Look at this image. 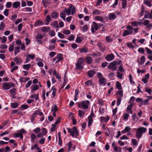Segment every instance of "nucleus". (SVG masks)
Wrapping results in <instances>:
<instances>
[{
  "label": "nucleus",
  "instance_id": "nucleus-1",
  "mask_svg": "<svg viewBox=\"0 0 152 152\" xmlns=\"http://www.w3.org/2000/svg\"><path fill=\"white\" fill-rule=\"evenodd\" d=\"M76 9L74 6L70 4L69 7L67 9L65 8L64 10H63L60 14V17L62 18L64 20H65L66 14L67 15H70L71 12L72 15H74L75 13Z\"/></svg>",
  "mask_w": 152,
  "mask_h": 152
},
{
  "label": "nucleus",
  "instance_id": "nucleus-2",
  "mask_svg": "<svg viewBox=\"0 0 152 152\" xmlns=\"http://www.w3.org/2000/svg\"><path fill=\"white\" fill-rule=\"evenodd\" d=\"M84 59L80 58L77 61L76 64V68L77 69L82 70L83 69V65L84 63Z\"/></svg>",
  "mask_w": 152,
  "mask_h": 152
},
{
  "label": "nucleus",
  "instance_id": "nucleus-3",
  "mask_svg": "<svg viewBox=\"0 0 152 152\" xmlns=\"http://www.w3.org/2000/svg\"><path fill=\"white\" fill-rule=\"evenodd\" d=\"M89 103V101L88 100L82 101L81 103L78 104V107L81 108L86 110L88 107V105Z\"/></svg>",
  "mask_w": 152,
  "mask_h": 152
},
{
  "label": "nucleus",
  "instance_id": "nucleus-4",
  "mask_svg": "<svg viewBox=\"0 0 152 152\" xmlns=\"http://www.w3.org/2000/svg\"><path fill=\"white\" fill-rule=\"evenodd\" d=\"M67 129L68 131V132L70 133V135L73 137L74 136L75 133L76 134V136L78 134V132L77 130V128L75 126H74L72 129L68 128Z\"/></svg>",
  "mask_w": 152,
  "mask_h": 152
},
{
  "label": "nucleus",
  "instance_id": "nucleus-5",
  "mask_svg": "<svg viewBox=\"0 0 152 152\" xmlns=\"http://www.w3.org/2000/svg\"><path fill=\"white\" fill-rule=\"evenodd\" d=\"M117 64V61H114L110 63L107 66V68L113 71H115L117 69L116 65Z\"/></svg>",
  "mask_w": 152,
  "mask_h": 152
},
{
  "label": "nucleus",
  "instance_id": "nucleus-6",
  "mask_svg": "<svg viewBox=\"0 0 152 152\" xmlns=\"http://www.w3.org/2000/svg\"><path fill=\"white\" fill-rule=\"evenodd\" d=\"M44 37V36L40 34H38L36 37L37 41L39 42V44H41L42 43V41L41 39Z\"/></svg>",
  "mask_w": 152,
  "mask_h": 152
},
{
  "label": "nucleus",
  "instance_id": "nucleus-7",
  "mask_svg": "<svg viewBox=\"0 0 152 152\" xmlns=\"http://www.w3.org/2000/svg\"><path fill=\"white\" fill-rule=\"evenodd\" d=\"M93 26H92L91 28V31L92 32L94 33L95 32V29L96 30H97L99 28V26L97 23L95 22H93Z\"/></svg>",
  "mask_w": 152,
  "mask_h": 152
},
{
  "label": "nucleus",
  "instance_id": "nucleus-8",
  "mask_svg": "<svg viewBox=\"0 0 152 152\" xmlns=\"http://www.w3.org/2000/svg\"><path fill=\"white\" fill-rule=\"evenodd\" d=\"M105 58L107 61H110L114 59V55L113 54L108 55L106 56Z\"/></svg>",
  "mask_w": 152,
  "mask_h": 152
},
{
  "label": "nucleus",
  "instance_id": "nucleus-9",
  "mask_svg": "<svg viewBox=\"0 0 152 152\" xmlns=\"http://www.w3.org/2000/svg\"><path fill=\"white\" fill-rule=\"evenodd\" d=\"M58 59L56 62L57 63L59 61H62L63 59V55L62 54L59 53L56 56Z\"/></svg>",
  "mask_w": 152,
  "mask_h": 152
},
{
  "label": "nucleus",
  "instance_id": "nucleus-10",
  "mask_svg": "<svg viewBox=\"0 0 152 152\" xmlns=\"http://www.w3.org/2000/svg\"><path fill=\"white\" fill-rule=\"evenodd\" d=\"M144 17L145 18H152V15L151 13H150L148 11H146L145 12Z\"/></svg>",
  "mask_w": 152,
  "mask_h": 152
},
{
  "label": "nucleus",
  "instance_id": "nucleus-11",
  "mask_svg": "<svg viewBox=\"0 0 152 152\" xmlns=\"http://www.w3.org/2000/svg\"><path fill=\"white\" fill-rule=\"evenodd\" d=\"M117 17V16L116 14H114V13H112L110 14L108 18L110 20H114Z\"/></svg>",
  "mask_w": 152,
  "mask_h": 152
},
{
  "label": "nucleus",
  "instance_id": "nucleus-12",
  "mask_svg": "<svg viewBox=\"0 0 152 152\" xmlns=\"http://www.w3.org/2000/svg\"><path fill=\"white\" fill-rule=\"evenodd\" d=\"M105 80V79L104 77H102L101 78L99 79V84L101 85H105L106 84V82Z\"/></svg>",
  "mask_w": 152,
  "mask_h": 152
},
{
  "label": "nucleus",
  "instance_id": "nucleus-13",
  "mask_svg": "<svg viewBox=\"0 0 152 152\" xmlns=\"http://www.w3.org/2000/svg\"><path fill=\"white\" fill-rule=\"evenodd\" d=\"M133 32V31H127L125 30L123 32L122 36H126V35L131 34H132Z\"/></svg>",
  "mask_w": 152,
  "mask_h": 152
},
{
  "label": "nucleus",
  "instance_id": "nucleus-14",
  "mask_svg": "<svg viewBox=\"0 0 152 152\" xmlns=\"http://www.w3.org/2000/svg\"><path fill=\"white\" fill-rule=\"evenodd\" d=\"M3 88L4 90H7L11 88L10 85L8 83H5L3 85Z\"/></svg>",
  "mask_w": 152,
  "mask_h": 152
},
{
  "label": "nucleus",
  "instance_id": "nucleus-15",
  "mask_svg": "<svg viewBox=\"0 0 152 152\" xmlns=\"http://www.w3.org/2000/svg\"><path fill=\"white\" fill-rule=\"evenodd\" d=\"M50 28L49 27H43L42 28L41 30L44 32H47L50 30Z\"/></svg>",
  "mask_w": 152,
  "mask_h": 152
},
{
  "label": "nucleus",
  "instance_id": "nucleus-16",
  "mask_svg": "<svg viewBox=\"0 0 152 152\" xmlns=\"http://www.w3.org/2000/svg\"><path fill=\"white\" fill-rule=\"evenodd\" d=\"M95 73V72L94 70H90L88 72V75L90 77H92Z\"/></svg>",
  "mask_w": 152,
  "mask_h": 152
},
{
  "label": "nucleus",
  "instance_id": "nucleus-17",
  "mask_svg": "<svg viewBox=\"0 0 152 152\" xmlns=\"http://www.w3.org/2000/svg\"><path fill=\"white\" fill-rule=\"evenodd\" d=\"M58 14L57 13V12L56 11H55L52 13L51 17L53 18L56 19L58 17Z\"/></svg>",
  "mask_w": 152,
  "mask_h": 152
},
{
  "label": "nucleus",
  "instance_id": "nucleus-18",
  "mask_svg": "<svg viewBox=\"0 0 152 152\" xmlns=\"http://www.w3.org/2000/svg\"><path fill=\"white\" fill-rule=\"evenodd\" d=\"M83 39H84L83 37L78 36L75 40V41L77 43H80Z\"/></svg>",
  "mask_w": 152,
  "mask_h": 152
},
{
  "label": "nucleus",
  "instance_id": "nucleus-19",
  "mask_svg": "<svg viewBox=\"0 0 152 152\" xmlns=\"http://www.w3.org/2000/svg\"><path fill=\"white\" fill-rule=\"evenodd\" d=\"M142 136V134L139 131L138 129H137L136 132V136L137 138H140Z\"/></svg>",
  "mask_w": 152,
  "mask_h": 152
},
{
  "label": "nucleus",
  "instance_id": "nucleus-20",
  "mask_svg": "<svg viewBox=\"0 0 152 152\" xmlns=\"http://www.w3.org/2000/svg\"><path fill=\"white\" fill-rule=\"evenodd\" d=\"M80 52L81 53H87L88 52V49L87 48H83L79 49Z\"/></svg>",
  "mask_w": 152,
  "mask_h": 152
},
{
  "label": "nucleus",
  "instance_id": "nucleus-21",
  "mask_svg": "<svg viewBox=\"0 0 152 152\" xmlns=\"http://www.w3.org/2000/svg\"><path fill=\"white\" fill-rule=\"evenodd\" d=\"M145 57L144 56H142L140 59V62H139V60H138V63L140 65H142L144 63L145 61Z\"/></svg>",
  "mask_w": 152,
  "mask_h": 152
},
{
  "label": "nucleus",
  "instance_id": "nucleus-22",
  "mask_svg": "<svg viewBox=\"0 0 152 152\" xmlns=\"http://www.w3.org/2000/svg\"><path fill=\"white\" fill-rule=\"evenodd\" d=\"M20 5V3L18 1L14 2L13 4V7L15 8H17Z\"/></svg>",
  "mask_w": 152,
  "mask_h": 152
},
{
  "label": "nucleus",
  "instance_id": "nucleus-23",
  "mask_svg": "<svg viewBox=\"0 0 152 152\" xmlns=\"http://www.w3.org/2000/svg\"><path fill=\"white\" fill-rule=\"evenodd\" d=\"M138 129L142 134L145 133L147 130L146 128L143 127L139 128Z\"/></svg>",
  "mask_w": 152,
  "mask_h": 152
},
{
  "label": "nucleus",
  "instance_id": "nucleus-24",
  "mask_svg": "<svg viewBox=\"0 0 152 152\" xmlns=\"http://www.w3.org/2000/svg\"><path fill=\"white\" fill-rule=\"evenodd\" d=\"M14 61L15 62H16L17 64L21 63H22V61L21 59L20 58L16 57L14 59Z\"/></svg>",
  "mask_w": 152,
  "mask_h": 152
},
{
  "label": "nucleus",
  "instance_id": "nucleus-25",
  "mask_svg": "<svg viewBox=\"0 0 152 152\" xmlns=\"http://www.w3.org/2000/svg\"><path fill=\"white\" fill-rule=\"evenodd\" d=\"M95 18L96 19L99 20L102 22H103L104 20L103 18L100 16H96Z\"/></svg>",
  "mask_w": 152,
  "mask_h": 152
},
{
  "label": "nucleus",
  "instance_id": "nucleus-26",
  "mask_svg": "<svg viewBox=\"0 0 152 152\" xmlns=\"http://www.w3.org/2000/svg\"><path fill=\"white\" fill-rule=\"evenodd\" d=\"M31 66V65L30 64H24L23 66V68L26 70H28L30 69Z\"/></svg>",
  "mask_w": 152,
  "mask_h": 152
},
{
  "label": "nucleus",
  "instance_id": "nucleus-27",
  "mask_svg": "<svg viewBox=\"0 0 152 152\" xmlns=\"http://www.w3.org/2000/svg\"><path fill=\"white\" fill-rule=\"evenodd\" d=\"M86 62L88 64H91L92 62V59L91 57H88L86 58Z\"/></svg>",
  "mask_w": 152,
  "mask_h": 152
},
{
  "label": "nucleus",
  "instance_id": "nucleus-28",
  "mask_svg": "<svg viewBox=\"0 0 152 152\" xmlns=\"http://www.w3.org/2000/svg\"><path fill=\"white\" fill-rule=\"evenodd\" d=\"M20 49V47L19 46H17L15 48L14 53L15 55H16L20 52L19 50Z\"/></svg>",
  "mask_w": 152,
  "mask_h": 152
},
{
  "label": "nucleus",
  "instance_id": "nucleus-29",
  "mask_svg": "<svg viewBox=\"0 0 152 152\" xmlns=\"http://www.w3.org/2000/svg\"><path fill=\"white\" fill-rule=\"evenodd\" d=\"M116 86L117 88L118 89V90H120L122 89L121 84L118 81H117L116 82Z\"/></svg>",
  "mask_w": 152,
  "mask_h": 152
},
{
  "label": "nucleus",
  "instance_id": "nucleus-30",
  "mask_svg": "<svg viewBox=\"0 0 152 152\" xmlns=\"http://www.w3.org/2000/svg\"><path fill=\"white\" fill-rule=\"evenodd\" d=\"M31 98H34L36 100H38L39 99L38 94H33L31 96Z\"/></svg>",
  "mask_w": 152,
  "mask_h": 152
},
{
  "label": "nucleus",
  "instance_id": "nucleus-31",
  "mask_svg": "<svg viewBox=\"0 0 152 152\" xmlns=\"http://www.w3.org/2000/svg\"><path fill=\"white\" fill-rule=\"evenodd\" d=\"M51 90L53 91L52 95L53 97H54L55 96V94L56 91V88L54 87H53L52 88Z\"/></svg>",
  "mask_w": 152,
  "mask_h": 152
},
{
  "label": "nucleus",
  "instance_id": "nucleus-32",
  "mask_svg": "<svg viewBox=\"0 0 152 152\" xmlns=\"http://www.w3.org/2000/svg\"><path fill=\"white\" fill-rule=\"evenodd\" d=\"M58 107L55 104L54 106L52 107L51 110L52 111L56 112L58 110Z\"/></svg>",
  "mask_w": 152,
  "mask_h": 152
},
{
  "label": "nucleus",
  "instance_id": "nucleus-33",
  "mask_svg": "<svg viewBox=\"0 0 152 152\" xmlns=\"http://www.w3.org/2000/svg\"><path fill=\"white\" fill-rule=\"evenodd\" d=\"M101 118L102 119V120L104 121L105 123L107 122L110 119V117L107 116L106 118H105L104 117H101Z\"/></svg>",
  "mask_w": 152,
  "mask_h": 152
},
{
  "label": "nucleus",
  "instance_id": "nucleus-34",
  "mask_svg": "<svg viewBox=\"0 0 152 152\" xmlns=\"http://www.w3.org/2000/svg\"><path fill=\"white\" fill-rule=\"evenodd\" d=\"M46 21L48 22V23H45V24L48 25V24H49V22H50V21L51 20V19L50 17V16L49 15H47V16L46 18Z\"/></svg>",
  "mask_w": 152,
  "mask_h": 152
},
{
  "label": "nucleus",
  "instance_id": "nucleus-35",
  "mask_svg": "<svg viewBox=\"0 0 152 152\" xmlns=\"http://www.w3.org/2000/svg\"><path fill=\"white\" fill-rule=\"evenodd\" d=\"M122 4L123 5L122 8H124L126 6V0H122Z\"/></svg>",
  "mask_w": 152,
  "mask_h": 152
},
{
  "label": "nucleus",
  "instance_id": "nucleus-36",
  "mask_svg": "<svg viewBox=\"0 0 152 152\" xmlns=\"http://www.w3.org/2000/svg\"><path fill=\"white\" fill-rule=\"evenodd\" d=\"M150 99H146L144 100V101H142V102L141 105H145L147 104L148 102L149 101Z\"/></svg>",
  "mask_w": 152,
  "mask_h": 152
},
{
  "label": "nucleus",
  "instance_id": "nucleus-37",
  "mask_svg": "<svg viewBox=\"0 0 152 152\" xmlns=\"http://www.w3.org/2000/svg\"><path fill=\"white\" fill-rule=\"evenodd\" d=\"M101 12L100 11H99L97 10H95L93 12V13L94 14L99 15V14Z\"/></svg>",
  "mask_w": 152,
  "mask_h": 152
},
{
  "label": "nucleus",
  "instance_id": "nucleus-38",
  "mask_svg": "<svg viewBox=\"0 0 152 152\" xmlns=\"http://www.w3.org/2000/svg\"><path fill=\"white\" fill-rule=\"evenodd\" d=\"M15 88H13L12 89H11L10 91V93L12 95H15Z\"/></svg>",
  "mask_w": 152,
  "mask_h": 152
},
{
  "label": "nucleus",
  "instance_id": "nucleus-39",
  "mask_svg": "<svg viewBox=\"0 0 152 152\" xmlns=\"http://www.w3.org/2000/svg\"><path fill=\"white\" fill-rule=\"evenodd\" d=\"M5 26V24L4 23L2 22L0 26V30L2 31L4 29Z\"/></svg>",
  "mask_w": 152,
  "mask_h": 152
},
{
  "label": "nucleus",
  "instance_id": "nucleus-40",
  "mask_svg": "<svg viewBox=\"0 0 152 152\" xmlns=\"http://www.w3.org/2000/svg\"><path fill=\"white\" fill-rule=\"evenodd\" d=\"M85 85L87 86H91L92 83V81L91 80H88V81L85 83Z\"/></svg>",
  "mask_w": 152,
  "mask_h": 152
},
{
  "label": "nucleus",
  "instance_id": "nucleus-41",
  "mask_svg": "<svg viewBox=\"0 0 152 152\" xmlns=\"http://www.w3.org/2000/svg\"><path fill=\"white\" fill-rule=\"evenodd\" d=\"M113 39L110 38V36H107L106 37V40L107 42H111L113 41Z\"/></svg>",
  "mask_w": 152,
  "mask_h": 152
},
{
  "label": "nucleus",
  "instance_id": "nucleus-42",
  "mask_svg": "<svg viewBox=\"0 0 152 152\" xmlns=\"http://www.w3.org/2000/svg\"><path fill=\"white\" fill-rule=\"evenodd\" d=\"M39 88V86L37 85H34V86L32 88V90L33 92L32 93L34 92V91L37 90Z\"/></svg>",
  "mask_w": 152,
  "mask_h": 152
},
{
  "label": "nucleus",
  "instance_id": "nucleus-43",
  "mask_svg": "<svg viewBox=\"0 0 152 152\" xmlns=\"http://www.w3.org/2000/svg\"><path fill=\"white\" fill-rule=\"evenodd\" d=\"M18 104L17 103H13L11 104V107L12 108H15L18 107Z\"/></svg>",
  "mask_w": 152,
  "mask_h": 152
},
{
  "label": "nucleus",
  "instance_id": "nucleus-44",
  "mask_svg": "<svg viewBox=\"0 0 152 152\" xmlns=\"http://www.w3.org/2000/svg\"><path fill=\"white\" fill-rule=\"evenodd\" d=\"M42 134H43V135H45L47 133V129L44 128H42Z\"/></svg>",
  "mask_w": 152,
  "mask_h": 152
},
{
  "label": "nucleus",
  "instance_id": "nucleus-45",
  "mask_svg": "<svg viewBox=\"0 0 152 152\" xmlns=\"http://www.w3.org/2000/svg\"><path fill=\"white\" fill-rule=\"evenodd\" d=\"M144 4L147 5L149 7H151V2L149 1H145Z\"/></svg>",
  "mask_w": 152,
  "mask_h": 152
},
{
  "label": "nucleus",
  "instance_id": "nucleus-46",
  "mask_svg": "<svg viewBox=\"0 0 152 152\" xmlns=\"http://www.w3.org/2000/svg\"><path fill=\"white\" fill-rule=\"evenodd\" d=\"M68 148H69L68 151H70L71 149V148L72 145V144L71 142H70L68 143Z\"/></svg>",
  "mask_w": 152,
  "mask_h": 152
},
{
  "label": "nucleus",
  "instance_id": "nucleus-47",
  "mask_svg": "<svg viewBox=\"0 0 152 152\" xmlns=\"http://www.w3.org/2000/svg\"><path fill=\"white\" fill-rule=\"evenodd\" d=\"M132 143L133 145H136L137 144V140L135 139H133L132 140Z\"/></svg>",
  "mask_w": 152,
  "mask_h": 152
},
{
  "label": "nucleus",
  "instance_id": "nucleus-48",
  "mask_svg": "<svg viewBox=\"0 0 152 152\" xmlns=\"http://www.w3.org/2000/svg\"><path fill=\"white\" fill-rule=\"evenodd\" d=\"M138 52H141L142 53H144L145 52V50L144 48H139L138 50Z\"/></svg>",
  "mask_w": 152,
  "mask_h": 152
},
{
  "label": "nucleus",
  "instance_id": "nucleus-49",
  "mask_svg": "<svg viewBox=\"0 0 152 152\" xmlns=\"http://www.w3.org/2000/svg\"><path fill=\"white\" fill-rule=\"evenodd\" d=\"M129 115L128 113H125L124 116V120H127Z\"/></svg>",
  "mask_w": 152,
  "mask_h": 152
},
{
  "label": "nucleus",
  "instance_id": "nucleus-50",
  "mask_svg": "<svg viewBox=\"0 0 152 152\" xmlns=\"http://www.w3.org/2000/svg\"><path fill=\"white\" fill-rule=\"evenodd\" d=\"M32 82L31 80L29 81L28 83L25 85V87L26 88L29 87L31 85Z\"/></svg>",
  "mask_w": 152,
  "mask_h": 152
},
{
  "label": "nucleus",
  "instance_id": "nucleus-51",
  "mask_svg": "<svg viewBox=\"0 0 152 152\" xmlns=\"http://www.w3.org/2000/svg\"><path fill=\"white\" fill-rule=\"evenodd\" d=\"M12 5V3L11 2H7L6 4V6L8 8H10Z\"/></svg>",
  "mask_w": 152,
  "mask_h": 152
},
{
  "label": "nucleus",
  "instance_id": "nucleus-52",
  "mask_svg": "<svg viewBox=\"0 0 152 152\" xmlns=\"http://www.w3.org/2000/svg\"><path fill=\"white\" fill-rule=\"evenodd\" d=\"M63 33L66 35L69 34L70 33V31L69 30H64Z\"/></svg>",
  "mask_w": 152,
  "mask_h": 152
},
{
  "label": "nucleus",
  "instance_id": "nucleus-53",
  "mask_svg": "<svg viewBox=\"0 0 152 152\" xmlns=\"http://www.w3.org/2000/svg\"><path fill=\"white\" fill-rule=\"evenodd\" d=\"M21 110L23 109H26L28 108V105L27 104H23L21 106Z\"/></svg>",
  "mask_w": 152,
  "mask_h": 152
},
{
  "label": "nucleus",
  "instance_id": "nucleus-54",
  "mask_svg": "<svg viewBox=\"0 0 152 152\" xmlns=\"http://www.w3.org/2000/svg\"><path fill=\"white\" fill-rule=\"evenodd\" d=\"M88 30V27L87 25H85L83 27V31L85 32L87 31Z\"/></svg>",
  "mask_w": 152,
  "mask_h": 152
},
{
  "label": "nucleus",
  "instance_id": "nucleus-55",
  "mask_svg": "<svg viewBox=\"0 0 152 152\" xmlns=\"http://www.w3.org/2000/svg\"><path fill=\"white\" fill-rule=\"evenodd\" d=\"M117 94L121 96V97H123V91H118L117 92Z\"/></svg>",
  "mask_w": 152,
  "mask_h": 152
},
{
  "label": "nucleus",
  "instance_id": "nucleus-56",
  "mask_svg": "<svg viewBox=\"0 0 152 152\" xmlns=\"http://www.w3.org/2000/svg\"><path fill=\"white\" fill-rule=\"evenodd\" d=\"M145 50L147 52V53L148 54H151L152 53V52L151 50H150L148 48L146 47L145 48Z\"/></svg>",
  "mask_w": 152,
  "mask_h": 152
},
{
  "label": "nucleus",
  "instance_id": "nucleus-57",
  "mask_svg": "<svg viewBox=\"0 0 152 152\" xmlns=\"http://www.w3.org/2000/svg\"><path fill=\"white\" fill-rule=\"evenodd\" d=\"M37 114V113H34L31 116V121L32 122H33L34 120V119L36 117V115Z\"/></svg>",
  "mask_w": 152,
  "mask_h": 152
},
{
  "label": "nucleus",
  "instance_id": "nucleus-58",
  "mask_svg": "<svg viewBox=\"0 0 152 152\" xmlns=\"http://www.w3.org/2000/svg\"><path fill=\"white\" fill-rule=\"evenodd\" d=\"M14 47L13 45H11L9 47V50L10 51L12 52L13 51Z\"/></svg>",
  "mask_w": 152,
  "mask_h": 152
},
{
  "label": "nucleus",
  "instance_id": "nucleus-59",
  "mask_svg": "<svg viewBox=\"0 0 152 152\" xmlns=\"http://www.w3.org/2000/svg\"><path fill=\"white\" fill-rule=\"evenodd\" d=\"M26 78L21 77L20 79V81L21 82H25L26 81Z\"/></svg>",
  "mask_w": 152,
  "mask_h": 152
},
{
  "label": "nucleus",
  "instance_id": "nucleus-60",
  "mask_svg": "<svg viewBox=\"0 0 152 152\" xmlns=\"http://www.w3.org/2000/svg\"><path fill=\"white\" fill-rule=\"evenodd\" d=\"M49 34L51 36H54L55 35V33L54 31H51L49 32Z\"/></svg>",
  "mask_w": 152,
  "mask_h": 152
},
{
  "label": "nucleus",
  "instance_id": "nucleus-61",
  "mask_svg": "<svg viewBox=\"0 0 152 152\" xmlns=\"http://www.w3.org/2000/svg\"><path fill=\"white\" fill-rule=\"evenodd\" d=\"M145 91L148 93L149 94H150L151 93L152 90L151 89H148L146 87L145 88Z\"/></svg>",
  "mask_w": 152,
  "mask_h": 152
},
{
  "label": "nucleus",
  "instance_id": "nucleus-62",
  "mask_svg": "<svg viewBox=\"0 0 152 152\" xmlns=\"http://www.w3.org/2000/svg\"><path fill=\"white\" fill-rule=\"evenodd\" d=\"M133 104H131L129 105L127 107V110H132V108L133 107Z\"/></svg>",
  "mask_w": 152,
  "mask_h": 152
},
{
  "label": "nucleus",
  "instance_id": "nucleus-63",
  "mask_svg": "<svg viewBox=\"0 0 152 152\" xmlns=\"http://www.w3.org/2000/svg\"><path fill=\"white\" fill-rule=\"evenodd\" d=\"M108 63L107 62H104L102 64V66L103 68L105 67L108 64Z\"/></svg>",
  "mask_w": 152,
  "mask_h": 152
},
{
  "label": "nucleus",
  "instance_id": "nucleus-64",
  "mask_svg": "<svg viewBox=\"0 0 152 152\" xmlns=\"http://www.w3.org/2000/svg\"><path fill=\"white\" fill-rule=\"evenodd\" d=\"M124 130L126 132H129L131 130V128L129 126L126 127Z\"/></svg>",
  "mask_w": 152,
  "mask_h": 152
}]
</instances>
